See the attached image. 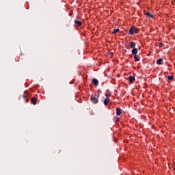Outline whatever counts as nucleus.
Returning <instances> with one entry per match:
<instances>
[{
	"label": "nucleus",
	"instance_id": "423d86ee",
	"mask_svg": "<svg viewBox=\"0 0 175 175\" xmlns=\"http://www.w3.org/2000/svg\"><path fill=\"white\" fill-rule=\"evenodd\" d=\"M144 14L146 16H148V17H150V18H152L154 17V15H152L151 13H150L147 11H144Z\"/></svg>",
	"mask_w": 175,
	"mask_h": 175
},
{
	"label": "nucleus",
	"instance_id": "f3484780",
	"mask_svg": "<svg viewBox=\"0 0 175 175\" xmlns=\"http://www.w3.org/2000/svg\"><path fill=\"white\" fill-rule=\"evenodd\" d=\"M159 48L161 49V48L163 47V46H165V44L163 43H162V42H160L159 44Z\"/></svg>",
	"mask_w": 175,
	"mask_h": 175
},
{
	"label": "nucleus",
	"instance_id": "dca6fc26",
	"mask_svg": "<svg viewBox=\"0 0 175 175\" xmlns=\"http://www.w3.org/2000/svg\"><path fill=\"white\" fill-rule=\"evenodd\" d=\"M134 59L135 62H137V61H139V58H137V56L136 55H134Z\"/></svg>",
	"mask_w": 175,
	"mask_h": 175
},
{
	"label": "nucleus",
	"instance_id": "f03ea898",
	"mask_svg": "<svg viewBox=\"0 0 175 175\" xmlns=\"http://www.w3.org/2000/svg\"><path fill=\"white\" fill-rule=\"evenodd\" d=\"M90 101L94 103V105H96L99 102V99L98 98L94 97V96H91L90 98Z\"/></svg>",
	"mask_w": 175,
	"mask_h": 175
},
{
	"label": "nucleus",
	"instance_id": "39448f33",
	"mask_svg": "<svg viewBox=\"0 0 175 175\" xmlns=\"http://www.w3.org/2000/svg\"><path fill=\"white\" fill-rule=\"evenodd\" d=\"M157 65H163V59L160 58L157 60Z\"/></svg>",
	"mask_w": 175,
	"mask_h": 175
},
{
	"label": "nucleus",
	"instance_id": "9d476101",
	"mask_svg": "<svg viewBox=\"0 0 175 175\" xmlns=\"http://www.w3.org/2000/svg\"><path fill=\"white\" fill-rule=\"evenodd\" d=\"M32 105H36L37 99L36 97H33L31 99Z\"/></svg>",
	"mask_w": 175,
	"mask_h": 175
},
{
	"label": "nucleus",
	"instance_id": "2eb2a0df",
	"mask_svg": "<svg viewBox=\"0 0 175 175\" xmlns=\"http://www.w3.org/2000/svg\"><path fill=\"white\" fill-rule=\"evenodd\" d=\"M174 77H173L172 75H168L167 76V79L170 80V81H172V80H173Z\"/></svg>",
	"mask_w": 175,
	"mask_h": 175
},
{
	"label": "nucleus",
	"instance_id": "9b49d317",
	"mask_svg": "<svg viewBox=\"0 0 175 175\" xmlns=\"http://www.w3.org/2000/svg\"><path fill=\"white\" fill-rule=\"evenodd\" d=\"M131 53L133 55H136V54L137 53V49L136 48L133 49V50L131 51Z\"/></svg>",
	"mask_w": 175,
	"mask_h": 175
},
{
	"label": "nucleus",
	"instance_id": "f8f14e48",
	"mask_svg": "<svg viewBox=\"0 0 175 175\" xmlns=\"http://www.w3.org/2000/svg\"><path fill=\"white\" fill-rule=\"evenodd\" d=\"M136 44L133 42H130V47L131 49H135Z\"/></svg>",
	"mask_w": 175,
	"mask_h": 175
},
{
	"label": "nucleus",
	"instance_id": "f257e3e1",
	"mask_svg": "<svg viewBox=\"0 0 175 175\" xmlns=\"http://www.w3.org/2000/svg\"><path fill=\"white\" fill-rule=\"evenodd\" d=\"M138 31H139V29L137 28H136V27L132 26L130 28L129 33H130V35H135V33H137Z\"/></svg>",
	"mask_w": 175,
	"mask_h": 175
},
{
	"label": "nucleus",
	"instance_id": "6ab92c4d",
	"mask_svg": "<svg viewBox=\"0 0 175 175\" xmlns=\"http://www.w3.org/2000/svg\"><path fill=\"white\" fill-rule=\"evenodd\" d=\"M106 98H109V94H105Z\"/></svg>",
	"mask_w": 175,
	"mask_h": 175
},
{
	"label": "nucleus",
	"instance_id": "a211bd4d",
	"mask_svg": "<svg viewBox=\"0 0 175 175\" xmlns=\"http://www.w3.org/2000/svg\"><path fill=\"white\" fill-rule=\"evenodd\" d=\"M23 98H24V99H27V95H23Z\"/></svg>",
	"mask_w": 175,
	"mask_h": 175
},
{
	"label": "nucleus",
	"instance_id": "4468645a",
	"mask_svg": "<svg viewBox=\"0 0 175 175\" xmlns=\"http://www.w3.org/2000/svg\"><path fill=\"white\" fill-rule=\"evenodd\" d=\"M113 120L114 121V122H117L120 121V118L115 116L113 118Z\"/></svg>",
	"mask_w": 175,
	"mask_h": 175
},
{
	"label": "nucleus",
	"instance_id": "1a4fd4ad",
	"mask_svg": "<svg viewBox=\"0 0 175 175\" xmlns=\"http://www.w3.org/2000/svg\"><path fill=\"white\" fill-rule=\"evenodd\" d=\"M92 83H93V84H94V85L96 86V85H98L99 81H98V79H92Z\"/></svg>",
	"mask_w": 175,
	"mask_h": 175
},
{
	"label": "nucleus",
	"instance_id": "7ed1b4c3",
	"mask_svg": "<svg viewBox=\"0 0 175 175\" xmlns=\"http://www.w3.org/2000/svg\"><path fill=\"white\" fill-rule=\"evenodd\" d=\"M74 23L75 24V27H81V25L83 24L81 21L76 19L74 21Z\"/></svg>",
	"mask_w": 175,
	"mask_h": 175
},
{
	"label": "nucleus",
	"instance_id": "6e6552de",
	"mask_svg": "<svg viewBox=\"0 0 175 175\" xmlns=\"http://www.w3.org/2000/svg\"><path fill=\"white\" fill-rule=\"evenodd\" d=\"M130 83H133L135 81V77L131 75L129 77Z\"/></svg>",
	"mask_w": 175,
	"mask_h": 175
},
{
	"label": "nucleus",
	"instance_id": "aec40b11",
	"mask_svg": "<svg viewBox=\"0 0 175 175\" xmlns=\"http://www.w3.org/2000/svg\"><path fill=\"white\" fill-rule=\"evenodd\" d=\"M29 100H26V102H28Z\"/></svg>",
	"mask_w": 175,
	"mask_h": 175
},
{
	"label": "nucleus",
	"instance_id": "ddd939ff",
	"mask_svg": "<svg viewBox=\"0 0 175 175\" xmlns=\"http://www.w3.org/2000/svg\"><path fill=\"white\" fill-rule=\"evenodd\" d=\"M118 32H120V29H113V32H112V33L116 35V33H118Z\"/></svg>",
	"mask_w": 175,
	"mask_h": 175
},
{
	"label": "nucleus",
	"instance_id": "20e7f679",
	"mask_svg": "<svg viewBox=\"0 0 175 175\" xmlns=\"http://www.w3.org/2000/svg\"><path fill=\"white\" fill-rule=\"evenodd\" d=\"M122 109H121V108H116V116H121V114H122Z\"/></svg>",
	"mask_w": 175,
	"mask_h": 175
},
{
	"label": "nucleus",
	"instance_id": "0eeeda50",
	"mask_svg": "<svg viewBox=\"0 0 175 175\" xmlns=\"http://www.w3.org/2000/svg\"><path fill=\"white\" fill-rule=\"evenodd\" d=\"M109 102H110V98H106L105 100H104V105L105 106H107V105H109Z\"/></svg>",
	"mask_w": 175,
	"mask_h": 175
}]
</instances>
